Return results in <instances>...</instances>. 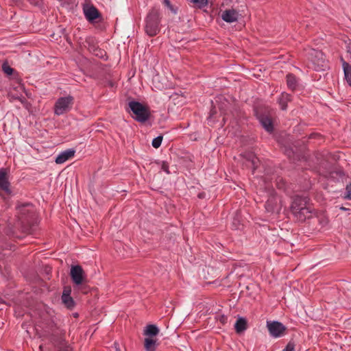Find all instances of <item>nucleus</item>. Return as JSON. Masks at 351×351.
<instances>
[{"instance_id":"nucleus-42","label":"nucleus","mask_w":351,"mask_h":351,"mask_svg":"<svg viewBox=\"0 0 351 351\" xmlns=\"http://www.w3.org/2000/svg\"><path fill=\"white\" fill-rule=\"evenodd\" d=\"M213 114H214V112H213V110H211L209 118H211L213 116Z\"/></svg>"},{"instance_id":"nucleus-38","label":"nucleus","mask_w":351,"mask_h":351,"mask_svg":"<svg viewBox=\"0 0 351 351\" xmlns=\"http://www.w3.org/2000/svg\"><path fill=\"white\" fill-rule=\"evenodd\" d=\"M71 289L70 287L66 288L64 289L62 294H66L68 295H71Z\"/></svg>"},{"instance_id":"nucleus-15","label":"nucleus","mask_w":351,"mask_h":351,"mask_svg":"<svg viewBox=\"0 0 351 351\" xmlns=\"http://www.w3.org/2000/svg\"><path fill=\"white\" fill-rule=\"evenodd\" d=\"M239 16V12L234 9H228L224 10L221 14V19L227 23H233L238 20Z\"/></svg>"},{"instance_id":"nucleus-22","label":"nucleus","mask_w":351,"mask_h":351,"mask_svg":"<svg viewBox=\"0 0 351 351\" xmlns=\"http://www.w3.org/2000/svg\"><path fill=\"white\" fill-rule=\"evenodd\" d=\"M158 333L159 329L154 324H148L144 330V335L150 337H155Z\"/></svg>"},{"instance_id":"nucleus-6","label":"nucleus","mask_w":351,"mask_h":351,"mask_svg":"<svg viewBox=\"0 0 351 351\" xmlns=\"http://www.w3.org/2000/svg\"><path fill=\"white\" fill-rule=\"evenodd\" d=\"M45 332L47 334L53 345L60 344L65 340V331L59 328L53 322H50L47 324Z\"/></svg>"},{"instance_id":"nucleus-40","label":"nucleus","mask_w":351,"mask_h":351,"mask_svg":"<svg viewBox=\"0 0 351 351\" xmlns=\"http://www.w3.org/2000/svg\"><path fill=\"white\" fill-rule=\"evenodd\" d=\"M206 196V194L205 193H199L197 195V197L199 198V199H203Z\"/></svg>"},{"instance_id":"nucleus-30","label":"nucleus","mask_w":351,"mask_h":351,"mask_svg":"<svg viewBox=\"0 0 351 351\" xmlns=\"http://www.w3.org/2000/svg\"><path fill=\"white\" fill-rule=\"evenodd\" d=\"M2 70L8 75H11L13 73L14 69L11 68L7 62H4L2 64Z\"/></svg>"},{"instance_id":"nucleus-5","label":"nucleus","mask_w":351,"mask_h":351,"mask_svg":"<svg viewBox=\"0 0 351 351\" xmlns=\"http://www.w3.org/2000/svg\"><path fill=\"white\" fill-rule=\"evenodd\" d=\"M128 106L134 115V119L136 121L145 123L149 119L150 111L147 106L136 101H129Z\"/></svg>"},{"instance_id":"nucleus-10","label":"nucleus","mask_w":351,"mask_h":351,"mask_svg":"<svg viewBox=\"0 0 351 351\" xmlns=\"http://www.w3.org/2000/svg\"><path fill=\"white\" fill-rule=\"evenodd\" d=\"M84 46L94 56L104 58L106 56L105 50L99 48L97 40L94 37H87L84 43Z\"/></svg>"},{"instance_id":"nucleus-20","label":"nucleus","mask_w":351,"mask_h":351,"mask_svg":"<svg viewBox=\"0 0 351 351\" xmlns=\"http://www.w3.org/2000/svg\"><path fill=\"white\" fill-rule=\"evenodd\" d=\"M247 322L245 318L239 317L234 324L237 333L240 334L247 329Z\"/></svg>"},{"instance_id":"nucleus-34","label":"nucleus","mask_w":351,"mask_h":351,"mask_svg":"<svg viewBox=\"0 0 351 351\" xmlns=\"http://www.w3.org/2000/svg\"><path fill=\"white\" fill-rule=\"evenodd\" d=\"M161 169L168 174L170 173L169 170V165L165 161L162 162V165H161Z\"/></svg>"},{"instance_id":"nucleus-41","label":"nucleus","mask_w":351,"mask_h":351,"mask_svg":"<svg viewBox=\"0 0 351 351\" xmlns=\"http://www.w3.org/2000/svg\"><path fill=\"white\" fill-rule=\"evenodd\" d=\"M344 198L351 199V194L349 195V197H347V195H345Z\"/></svg>"},{"instance_id":"nucleus-9","label":"nucleus","mask_w":351,"mask_h":351,"mask_svg":"<svg viewBox=\"0 0 351 351\" xmlns=\"http://www.w3.org/2000/svg\"><path fill=\"white\" fill-rule=\"evenodd\" d=\"M73 104L74 97L71 95L58 98L54 105V114L60 116L69 112Z\"/></svg>"},{"instance_id":"nucleus-2","label":"nucleus","mask_w":351,"mask_h":351,"mask_svg":"<svg viewBox=\"0 0 351 351\" xmlns=\"http://www.w3.org/2000/svg\"><path fill=\"white\" fill-rule=\"evenodd\" d=\"M308 197L304 195H295L291 205V212L299 222L310 220L312 217L313 208L308 205Z\"/></svg>"},{"instance_id":"nucleus-32","label":"nucleus","mask_w":351,"mask_h":351,"mask_svg":"<svg viewBox=\"0 0 351 351\" xmlns=\"http://www.w3.org/2000/svg\"><path fill=\"white\" fill-rule=\"evenodd\" d=\"M286 182L282 178H278L276 180V186L281 190H285L286 189Z\"/></svg>"},{"instance_id":"nucleus-16","label":"nucleus","mask_w":351,"mask_h":351,"mask_svg":"<svg viewBox=\"0 0 351 351\" xmlns=\"http://www.w3.org/2000/svg\"><path fill=\"white\" fill-rule=\"evenodd\" d=\"M75 153V150L73 149H66L58 155L55 162L57 164H62L71 158L73 157Z\"/></svg>"},{"instance_id":"nucleus-14","label":"nucleus","mask_w":351,"mask_h":351,"mask_svg":"<svg viewBox=\"0 0 351 351\" xmlns=\"http://www.w3.org/2000/svg\"><path fill=\"white\" fill-rule=\"evenodd\" d=\"M265 210L267 213H274L280 210L278 204V199L274 190L269 191V195L265 204Z\"/></svg>"},{"instance_id":"nucleus-37","label":"nucleus","mask_w":351,"mask_h":351,"mask_svg":"<svg viewBox=\"0 0 351 351\" xmlns=\"http://www.w3.org/2000/svg\"><path fill=\"white\" fill-rule=\"evenodd\" d=\"M14 2H17L19 0H12ZM31 4L38 5L40 3V0H27Z\"/></svg>"},{"instance_id":"nucleus-44","label":"nucleus","mask_w":351,"mask_h":351,"mask_svg":"<svg viewBox=\"0 0 351 351\" xmlns=\"http://www.w3.org/2000/svg\"><path fill=\"white\" fill-rule=\"evenodd\" d=\"M88 0H86V1H88Z\"/></svg>"},{"instance_id":"nucleus-43","label":"nucleus","mask_w":351,"mask_h":351,"mask_svg":"<svg viewBox=\"0 0 351 351\" xmlns=\"http://www.w3.org/2000/svg\"><path fill=\"white\" fill-rule=\"evenodd\" d=\"M3 302V298L0 296V304Z\"/></svg>"},{"instance_id":"nucleus-8","label":"nucleus","mask_w":351,"mask_h":351,"mask_svg":"<svg viewBox=\"0 0 351 351\" xmlns=\"http://www.w3.org/2000/svg\"><path fill=\"white\" fill-rule=\"evenodd\" d=\"M256 116L262 127L269 133L274 132L273 113L268 110H256Z\"/></svg>"},{"instance_id":"nucleus-27","label":"nucleus","mask_w":351,"mask_h":351,"mask_svg":"<svg viewBox=\"0 0 351 351\" xmlns=\"http://www.w3.org/2000/svg\"><path fill=\"white\" fill-rule=\"evenodd\" d=\"M232 226V228L235 230L241 229L242 224L241 223L240 216L238 215V213H237L235 217L233 218Z\"/></svg>"},{"instance_id":"nucleus-13","label":"nucleus","mask_w":351,"mask_h":351,"mask_svg":"<svg viewBox=\"0 0 351 351\" xmlns=\"http://www.w3.org/2000/svg\"><path fill=\"white\" fill-rule=\"evenodd\" d=\"M83 11L86 19L90 23L95 21L96 19L101 17V13L92 4L84 3L83 5Z\"/></svg>"},{"instance_id":"nucleus-29","label":"nucleus","mask_w":351,"mask_h":351,"mask_svg":"<svg viewBox=\"0 0 351 351\" xmlns=\"http://www.w3.org/2000/svg\"><path fill=\"white\" fill-rule=\"evenodd\" d=\"M162 136L160 135L152 140V145L154 148H158L162 143Z\"/></svg>"},{"instance_id":"nucleus-35","label":"nucleus","mask_w":351,"mask_h":351,"mask_svg":"<svg viewBox=\"0 0 351 351\" xmlns=\"http://www.w3.org/2000/svg\"><path fill=\"white\" fill-rule=\"evenodd\" d=\"M345 195H347V197H349V195H351V180L349 184L346 185Z\"/></svg>"},{"instance_id":"nucleus-28","label":"nucleus","mask_w":351,"mask_h":351,"mask_svg":"<svg viewBox=\"0 0 351 351\" xmlns=\"http://www.w3.org/2000/svg\"><path fill=\"white\" fill-rule=\"evenodd\" d=\"M162 3L173 14L178 13V8L173 5L169 0H162Z\"/></svg>"},{"instance_id":"nucleus-19","label":"nucleus","mask_w":351,"mask_h":351,"mask_svg":"<svg viewBox=\"0 0 351 351\" xmlns=\"http://www.w3.org/2000/svg\"><path fill=\"white\" fill-rule=\"evenodd\" d=\"M244 157L245 158L247 161H248L251 164V166L252 167V173H254L259 163L258 158L252 152L245 153L244 154Z\"/></svg>"},{"instance_id":"nucleus-26","label":"nucleus","mask_w":351,"mask_h":351,"mask_svg":"<svg viewBox=\"0 0 351 351\" xmlns=\"http://www.w3.org/2000/svg\"><path fill=\"white\" fill-rule=\"evenodd\" d=\"M54 346L57 348L58 351H72L70 346L67 344L66 341L64 340L61 343H57L54 345Z\"/></svg>"},{"instance_id":"nucleus-39","label":"nucleus","mask_w":351,"mask_h":351,"mask_svg":"<svg viewBox=\"0 0 351 351\" xmlns=\"http://www.w3.org/2000/svg\"><path fill=\"white\" fill-rule=\"evenodd\" d=\"M286 154L289 157H291V156L293 154V152L291 149H286Z\"/></svg>"},{"instance_id":"nucleus-7","label":"nucleus","mask_w":351,"mask_h":351,"mask_svg":"<svg viewBox=\"0 0 351 351\" xmlns=\"http://www.w3.org/2000/svg\"><path fill=\"white\" fill-rule=\"evenodd\" d=\"M45 332L47 334L53 345L60 344L65 340V331L59 328L53 322H50L47 324Z\"/></svg>"},{"instance_id":"nucleus-11","label":"nucleus","mask_w":351,"mask_h":351,"mask_svg":"<svg viewBox=\"0 0 351 351\" xmlns=\"http://www.w3.org/2000/svg\"><path fill=\"white\" fill-rule=\"evenodd\" d=\"M328 220L323 213H312L309 223L312 224L313 230H319L328 224Z\"/></svg>"},{"instance_id":"nucleus-31","label":"nucleus","mask_w":351,"mask_h":351,"mask_svg":"<svg viewBox=\"0 0 351 351\" xmlns=\"http://www.w3.org/2000/svg\"><path fill=\"white\" fill-rule=\"evenodd\" d=\"M197 7L202 8L208 4V0H191Z\"/></svg>"},{"instance_id":"nucleus-1","label":"nucleus","mask_w":351,"mask_h":351,"mask_svg":"<svg viewBox=\"0 0 351 351\" xmlns=\"http://www.w3.org/2000/svg\"><path fill=\"white\" fill-rule=\"evenodd\" d=\"M16 211L18 225L22 232L31 234L37 224L34 206L31 203H18Z\"/></svg>"},{"instance_id":"nucleus-12","label":"nucleus","mask_w":351,"mask_h":351,"mask_svg":"<svg viewBox=\"0 0 351 351\" xmlns=\"http://www.w3.org/2000/svg\"><path fill=\"white\" fill-rule=\"evenodd\" d=\"M267 327L270 335L274 337H281L286 330V327L278 321H267Z\"/></svg>"},{"instance_id":"nucleus-4","label":"nucleus","mask_w":351,"mask_h":351,"mask_svg":"<svg viewBox=\"0 0 351 351\" xmlns=\"http://www.w3.org/2000/svg\"><path fill=\"white\" fill-rule=\"evenodd\" d=\"M70 276L73 282L84 293L88 292V287L86 285L88 280L84 271L80 265H73L71 268Z\"/></svg>"},{"instance_id":"nucleus-36","label":"nucleus","mask_w":351,"mask_h":351,"mask_svg":"<svg viewBox=\"0 0 351 351\" xmlns=\"http://www.w3.org/2000/svg\"><path fill=\"white\" fill-rule=\"evenodd\" d=\"M219 320L222 324L224 325L228 322V317L226 315H222L219 316Z\"/></svg>"},{"instance_id":"nucleus-33","label":"nucleus","mask_w":351,"mask_h":351,"mask_svg":"<svg viewBox=\"0 0 351 351\" xmlns=\"http://www.w3.org/2000/svg\"><path fill=\"white\" fill-rule=\"evenodd\" d=\"M295 343L290 341L282 351H295Z\"/></svg>"},{"instance_id":"nucleus-18","label":"nucleus","mask_w":351,"mask_h":351,"mask_svg":"<svg viewBox=\"0 0 351 351\" xmlns=\"http://www.w3.org/2000/svg\"><path fill=\"white\" fill-rule=\"evenodd\" d=\"M10 182L7 178V173L4 169H0V189L5 192H10Z\"/></svg>"},{"instance_id":"nucleus-17","label":"nucleus","mask_w":351,"mask_h":351,"mask_svg":"<svg viewBox=\"0 0 351 351\" xmlns=\"http://www.w3.org/2000/svg\"><path fill=\"white\" fill-rule=\"evenodd\" d=\"M293 97L291 94L283 92L280 94L278 102L282 110H286L288 107V103L292 101Z\"/></svg>"},{"instance_id":"nucleus-23","label":"nucleus","mask_w":351,"mask_h":351,"mask_svg":"<svg viewBox=\"0 0 351 351\" xmlns=\"http://www.w3.org/2000/svg\"><path fill=\"white\" fill-rule=\"evenodd\" d=\"M286 78L288 88L292 90H295L298 86V82L295 76L292 73H288Z\"/></svg>"},{"instance_id":"nucleus-25","label":"nucleus","mask_w":351,"mask_h":351,"mask_svg":"<svg viewBox=\"0 0 351 351\" xmlns=\"http://www.w3.org/2000/svg\"><path fill=\"white\" fill-rule=\"evenodd\" d=\"M156 341L152 338H145V348L147 351H155L156 350Z\"/></svg>"},{"instance_id":"nucleus-24","label":"nucleus","mask_w":351,"mask_h":351,"mask_svg":"<svg viewBox=\"0 0 351 351\" xmlns=\"http://www.w3.org/2000/svg\"><path fill=\"white\" fill-rule=\"evenodd\" d=\"M62 302L64 306L69 309H73L75 305V302L71 295L66 294L62 295Z\"/></svg>"},{"instance_id":"nucleus-3","label":"nucleus","mask_w":351,"mask_h":351,"mask_svg":"<svg viewBox=\"0 0 351 351\" xmlns=\"http://www.w3.org/2000/svg\"><path fill=\"white\" fill-rule=\"evenodd\" d=\"M161 16L160 10L156 7L152 8L145 19L144 29L149 36H154L160 31Z\"/></svg>"},{"instance_id":"nucleus-21","label":"nucleus","mask_w":351,"mask_h":351,"mask_svg":"<svg viewBox=\"0 0 351 351\" xmlns=\"http://www.w3.org/2000/svg\"><path fill=\"white\" fill-rule=\"evenodd\" d=\"M343 69L344 71L345 79L348 84L351 86V65L341 58Z\"/></svg>"}]
</instances>
